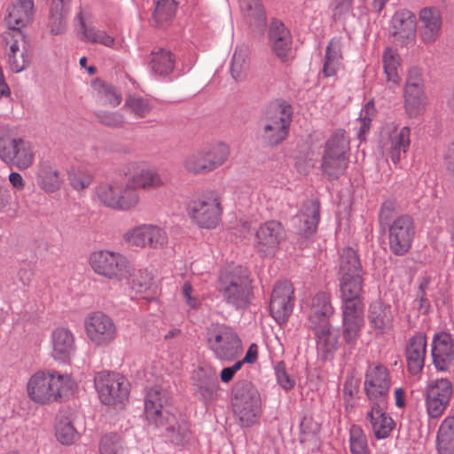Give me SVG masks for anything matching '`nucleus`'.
Returning a JSON list of instances; mask_svg holds the SVG:
<instances>
[{
  "mask_svg": "<svg viewBox=\"0 0 454 454\" xmlns=\"http://www.w3.org/2000/svg\"><path fill=\"white\" fill-rule=\"evenodd\" d=\"M298 219V229L301 234L309 236L314 233L319 222V203L315 200L306 202Z\"/></svg>",
  "mask_w": 454,
  "mask_h": 454,
  "instance_id": "nucleus-37",
  "label": "nucleus"
},
{
  "mask_svg": "<svg viewBox=\"0 0 454 454\" xmlns=\"http://www.w3.org/2000/svg\"><path fill=\"white\" fill-rule=\"evenodd\" d=\"M221 197L215 192H208L190 201L187 215L199 228L215 229L222 221Z\"/></svg>",
  "mask_w": 454,
  "mask_h": 454,
  "instance_id": "nucleus-8",
  "label": "nucleus"
},
{
  "mask_svg": "<svg viewBox=\"0 0 454 454\" xmlns=\"http://www.w3.org/2000/svg\"><path fill=\"white\" fill-rule=\"evenodd\" d=\"M276 375L278 384L286 390L291 389L294 386V380L286 372L284 365L278 364L276 367Z\"/></svg>",
  "mask_w": 454,
  "mask_h": 454,
  "instance_id": "nucleus-63",
  "label": "nucleus"
},
{
  "mask_svg": "<svg viewBox=\"0 0 454 454\" xmlns=\"http://www.w3.org/2000/svg\"><path fill=\"white\" fill-rule=\"evenodd\" d=\"M349 139L344 130H336L325 143L323 154L348 159Z\"/></svg>",
  "mask_w": 454,
  "mask_h": 454,
  "instance_id": "nucleus-42",
  "label": "nucleus"
},
{
  "mask_svg": "<svg viewBox=\"0 0 454 454\" xmlns=\"http://www.w3.org/2000/svg\"><path fill=\"white\" fill-rule=\"evenodd\" d=\"M168 393L159 386L151 387L145 400V413L150 425L162 430V434L176 445L184 444L189 439L186 425L179 424L168 411Z\"/></svg>",
  "mask_w": 454,
  "mask_h": 454,
  "instance_id": "nucleus-2",
  "label": "nucleus"
},
{
  "mask_svg": "<svg viewBox=\"0 0 454 454\" xmlns=\"http://www.w3.org/2000/svg\"><path fill=\"white\" fill-rule=\"evenodd\" d=\"M208 345L215 355L223 360H232L241 351L238 335L229 327L219 326L207 338Z\"/></svg>",
  "mask_w": 454,
  "mask_h": 454,
  "instance_id": "nucleus-14",
  "label": "nucleus"
},
{
  "mask_svg": "<svg viewBox=\"0 0 454 454\" xmlns=\"http://www.w3.org/2000/svg\"><path fill=\"white\" fill-rule=\"evenodd\" d=\"M348 441L351 454H371L366 434L359 426L350 427Z\"/></svg>",
  "mask_w": 454,
  "mask_h": 454,
  "instance_id": "nucleus-51",
  "label": "nucleus"
},
{
  "mask_svg": "<svg viewBox=\"0 0 454 454\" xmlns=\"http://www.w3.org/2000/svg\"><path fill=\"white\" fill-rule=\"evenodd\" d=\"M342 306H364L363 275L339 276Z\"/></svg>",
  "mask_w": 454,
  "mask_h": 454,
  "instance_id": "nucleus-28",
  "label": "nucleus"
},
{
  "mask_svg": "<svg viewBox=\"0 0 454 454\" xmlns=\"http://www.w3.org/2000/svg\"><path fill=\"white\" fill-rule=\"evenodd\" d=\"M198 394L206 401L212 400L215 397L218 390V382H202L201 384L196 385Z\"/></svg>",
  "mask_w": 454,
  "mask_h": 454,
  "instance_id": "nucleus-62",
  "label": "nucleus"
},
{
  "mask_svg": "<svg viewBox=\"0 0 454 454\" xmlns=\"http://www.w3.org/2000/svg\"><path fill=\"white\" fill-rule=\"evenodd\" d=\"M393 35L401 44H407L415 38L416 18L407 10H401L392 18Z\"/></svg>",
  "mask_w": 454,
  "mask_h": 454,
  "instance_id": "nucleus-27",
  "label": "nucleus"
},
{
  "mask_svg": "<svg viewBox=\"0 0 454 454\" xmlns=\"http://www.w3.org/2000/svg\"><path fill=\"white\" fill-rule=\"evenodd\" d=\"M0 160L23 170L32 166L35 154L31 143L6 127L0 128Z\"/></svg>",
  "mask_w": 454,
  "mask_h": 454,
  "instance_id": "nucleus-6",
  "label": "nucleus"
},
{
  "mask_svg": "<svg viewBox=\"0 0 454 454\" xmlns=\"http://www.w3.org/2000/svg\"><path fill=\"white\" fill-rule=\"evenodd\" d=\"M33 0H17L7 10L5 17L7 27L15 31H20L31 20L33 12Z\"/></svg>",
  "mask_w": 454,
  "mask_h": 454,
  "instance_id": "nucleus-29",
  "label": "nucleus"
},
{
  "mask_svg": "<svg viewBox=\"0 0 454 454\" xmlns=\"http://www.w3.org/2000/svg\"><path fill=\"white\" fill-rule=\"evenodd\" d=\"M382 61L387 81L395 85L399 84L398 67L400 66V56L398 52L392 48L386 49L382 56Z\"/></svg>",
  "mask_w": 454,
  "mask_h": 454,
  "instance_id": "nucleus-46",
  "label": "nucleus"
},
{
  "mask_svg": "<svg viewBox=\"0 0 454 454\" xmlns=\"http://www.w3.org/2000/svg\"><path fill=\"white\" fill-rule=\"evenodd\" d=\"M218 290L223 300L235 309H245L254 298L247 270L241 266H227L220 272Z\"/></svg>",
  "mask_w": 454,
  "mask_h": 454,
  "instance_id": "nucleus-3",
  "label": "nucleus"
},
{
  "mask_svg": "<svg viewBox=\"0 0 454 454\" xmlns=\"http://www.w3.org/2000/svg\"><path fill=\"white\" fill-rule=\"evenodd\" d=\"M100 454H128L121 437L114 433L104 434L99 442Z\"/></svg>",
  "mask_w": 454,
  "mask_h": 454,
  "instance_id": "nucleus-50",
  "label": "nucleus"
},
{
  "mask_svg": "<svg viewBox=\"0 0 454 454\" xmlns=\"http://www.w3.org/2000/svg\"><path fill=\"white\" fill-rule=\"evenodd\" d=\"M240 7L245 22L253 30L262 31L266 25V16L261 0H242Z\"/></svg>",
  "mask_w": 454,
  "mask_h": 454,
  "instance_id": "nucleus-35",
  "label": "nucleus"
},
{
  "mask_svg": "<svg viewBox=\"0 0 454 454\" xmlns=\"http://www.w3.org/2000/svg\"><path fill=\"white\" fill-rule=\"evenodd\" d=\"M87 12L80 8L74 17V20L78 24V36L81 41L88 43H98L105 47L111 48L115 51L124 49V42L118 41L114 36L109 35L106 31L97 28L96 27L87 23Z\"/></svg>",
  "mask_w": 454,
  "mask_h": 454,
  "instance_id": "nucleus-15",
  "label": "nucleus"
},
{
  "mask_svg": "<svg viewBox=\"0 0 454 454\" xmlns=\"http://www.w3.org/2000/svg\"><path fill=\"white\" fill-rule=\"evenodd\" d=\"M293 109L288 104L271 106L260 122V137L269 146L281 144L288 136Z\"/></svg>",
  "mask_w": 454,
  "mask_h": 454,
  "instance_id": "nucleus-5",
  "label": "nucleus"
},
{
  "mask_svg": "<svg viewBox=\"0 0 454 454\" xmlns=\"http://www.w3.org/2000/svg\"><path fill=\"white\" fill-rule=\"evenodd\" d=\"M333 314V308L330 302V295L325 292L316 294L310 303L309 315V327L326 324Z\"/></svg>",
  "mask_w": 454,
  "mask_h": 454,
  "instance_id": "nucleus-31",
  "label": "nucleus"
},
{
  "mask_svg": "<svg viewBox=\"0 0 454 454\" xmlns=\"http://www.w3.org/2000/svg\"><path fill=\"white\" fill-rule=\"evenodd\" d=\"M410 145V129L403 127L401 129H394L387 140H383V148L388 153L393 163L397 164L402 154H404Z\"/></svg>",
  "mask_w": 454,
  "mask_h": 454,
  "instance_id": "nucleus-32",
  "label": "nucleus"
},
{
  "mask_svg": "<svg viewBox=\"0 0 454 454\" xmlns=\"http://www.w3.org/2000/svg\"><path fill=\"white\" fill-rule=\"evenodd\" d=\"M140 203V195L137 189L129 181L126 184H121L117 211H129L138 207Z\"/></svg>",
  "mask_w": 454,
  "mask_h": 454,
  "instance_id": "nucleus-43",
  "label": "nucleus"
},
{
  "mask_svg": "<svg viewBox=\"0 0 454 454\" xmlns=\"http://www.w3.org/2000/svg\"><path fill=\"white\" fill-rule=\"evenodd\" d=\"M231 406L235 418L243 427H251L261 414V398L251 384L237 386L233 391Z\"/></svg>",
  "mask_w": 454,
  "mask_h": 454,
  "instance_id": "nucleus-9",
  "label": "nucleus"
},
{
  "mask_svg": "<svg viewBox=\"0 0 454 454\" xmlns=\"http://www.w3.org/2000/svg\"><path fill=\"white\" fill-rule=\"evenodd\" d=\"M87 338L97 347H106L117 338V326L113 318L102 311L89 313L84 318Z\"/></svg>",
  "mask_w": 454,
  "mask_h": 454,
  "instance_id": "nucleus-12",
  "label": "nucleus"
},
{
  "mask_svg": "<svg viewBox=\"0 0 454 454\" xmlns=\"http://www.w3.org/2000/svg\"><path fill=\"white\" fill-rule=\"evenodd\" d=\"M75 386L70 374L43 369L29 376L26 383V393L33 403L51 405L68 399L74 394Z\"/></svg>",
  "mask_w": 454,
  "mask_h": 454,
  "instance_id": "nucleus-1",
  "label": "nucleus"
},
{
  "mask_svg": "<svg viewBox=\"0 0 454 454\" xmlns=\"http://www.w3.org/2000/svg\"><path fill=\"white\" fill-rule=\"evenodd\" d=\"M449 402L442 401L441 399L437 400L435 398L429 399V410L427 409V415L432 418H438L442 416L443 411H445Z\"/></svg>",
  "mask_w": 454,
  "mask_h": 454,
  "instance_id": "nucleus-64",
  "label": "nucleus"
},
{
  "mask_svg": "<svg viewBox=\"0 0 454 454\" xmlns=\"http://www.w3.org/2000/svg\"><path fill=\"white\" fill-rule=\"evenodd\" d=\"M442 19L436 8L427 9V43H433L440 36Z\"/></svg>",
  "mask_w": 454,
  "mask_h": 454,
  "instance_id": "nucleus-54",
  "label": "nucleus"
},
{
  "mask_svg": "<svg viewBox=\"0 0 454 454\" xmlns=\"http://www.w3.org/2000/svg\"><path fill=\"white\" fill-rule=\"evenodd\" d=\"M249 54V50L246 46L235 48L231 61V74L237 82L243 81L247 76L250 67Z\"/></svg>",
  "mask_w": 454,
  "mask_h": 454,
  "instance_id": "nucleus-38",
  "label": "nucleus"
},
{
  "mask_svg": "<svg viewBox=\"0 0 454 454\" xmlns=\"http://www.w3.org/2000/svg\"><path fill=\"white\" fill-rule=\"evenodd\" d=\"M268 39L275 55L282 61H287L291 55L292 36L283 22L273 20L270 23Z\"/></svg>",
  "mask_w": 454,
  "mask_h": 454,
  "instance_id": "nucleus-22",
  "label": "nucleus"
},
{
  "mask_svg": "<svg viewBox=\"0 0 454 454\" xmlns=\"http://www.w3.org/2000/svg\"><path fill=\"white\" fill-rule=\"evenodd\" d=\"M294 289L288 281H282L276 284L273 288L270 311L272 317L278 323H286L293 312L294 302Z\"/></svg>",
  "mask_w": 454,
  "mask_h": 454,
  "instance_id": "nucleus-16",
  "label": "nucleus"
},
{
  "mask_svg": "<svg viewBox=\"0 0 454 454\" xmlns=\"http://www.w3.org/2000/svg\"><path fill=\"white\" fill-rule=\"evenodd\" d=\"M51 356L57 361L67 362L74 356L76 345L74 333L67 327L54 328L50 335Z\"/></svg>",
  "mask_w": 454,
  "mask_h": 454,
  "instance_id": "nucleus-21",
  "label": "nucleus"
},
{
  "mask_svg": "<svg viewBox=\"0 0 454 454\" xmlns=\"http://www.w3.org/2000/svg\"><path fill=\"white\" fill-rule=\"evenodd\" d=\"M317 336V348L325 352H331L337 348L338 337L331 331L330 322L310 327Z\"/></svg>",
  "mask_w": 454,
  "mask_h": 454,
  "instance_id": "nucleus-47",
  "label": "nucleus"
},
{
  "mask_svg": "<svg viewBox=\"0 0 454 454\" xmlns=\"http://www.w3.org/2000/svg\"><path fill=\"white\" fill-rule=\"evenodd\" d=\"M67 179L71 187L77 192L90 187L93 182V176L80 168H72L67 172Z\"/></svg>",
  "mask_w": 454,
  "mask_h": 454,
  "instance_id": "nucleus-53",
  "label": "nucleus"
},
{
  "mask_svg": "<svg viewBox=\"0 0 454 454\" xmlns=\"http://www.w3.org/2000/svg\"><path fill=\"white\" fill-rule=\"evenodd\" d=\"M348 163V158L323 154L321 160L323 174L329 179L338 178L345 172Z\"/></svg>",
  "mask_w": 454,
  "mask_h": 454,
  "instance_id": "nucleus-45",
  "label": "nucleus"
},
{
  "mask_svg": "<svg viewBox=\"0 0 454 454\" xmlns=\"http://www.w3.org/2000/svg\"><path fill=\"white\" fill-rule=\"evenodd\" d=\"M133 174L129 182L142 190L159 189L164 185L161 176L145 162L132 164Z\"/></svg>",
  "mask_w": 454,
  "mask_h": 454,
  "instance_id": "nucleus-25",
  "label": "nucleus"
},
{
  "mask_svg": "<svg viewBox=\"0 0 454 454\" xmlns=\"http://www.w3.org/2000/svg\"><path fill=\"white\" fill-rule=\"evenodd\" d=\"M404 106L410 116H417L425 99V83L422 68L411 67L407 71L403 90Z\"/></svg>",
  "mask_w": 454,
  "mask_h": 454,
  "instance_id": "nucleus-13",
  "label": "nucleus"
},
{
  "mask_svg": "<svg viewBox=\"0 0 454 454\" xmlns=\"http://www.w3.org/2000/svg\"><path fill=\"white\" fill-rule=\"evenodd\" d=\"M175 59L173 54L164 49H159L152 52L150 61L151 69L160 76L168 75L174 69Z\"/></svg>",
  "mask_w": 454,
  "mask_h": 454,
  "instance_id": "nucleus-44",
  "label": "nucleus"
},
{
  "mask_svg": "<svg viewBox=\"0 0 454 454\" xmlns=\"http://www.w3.org/2000/svg\"><path fill=\"white\" fill-rule=\"evenodd\" d=\"M94 384L98 398L105 405L120 406L128 400L129 382L119 373L100 372L95 376Z\"/></svg>",
  "mask_w": 454,
  "mask_h": 454,
  "instance_id": "nucleus-10",
  "label": "nucleus"
},
{
  "mask_svg": "<svg viewBox=\"0 0 454 454\" xmlns=\"http://www.w3.org/2000/svg\"><path fill=\"white\" fill-rule=\"evenodd\" d=\"M131 278V282H129L130 287L136 292V293H144L146 291L151 284H152V278L142 271H139L137 274L134 275V270L132 271V276L129 278Z\"/></svg>",
  "mask_w": 454,
  "mask_h": 454,
  "instance_id": "nucleus-58",
  "label": "nucleus"
},
{
  "mask_svg": "<svg viewBox=\"0 0 454 454\" xmlns=\"http://www.w3.org/2000/svg\"><path fill=\"white\" fill-rule=\"evenodd\" d=\"M124 108L134 117L143 118L150 113L153 105L147 98L137 95H130L125 100Z\"/></svg>",
  "mask_w": 454,
  "mask_h": 454,
  "instance_id": "nucleus-49",
  "label": "nucleus"
},
{
  "mask_svg": "<svg viewBox=\"0 0 454 454\" xmlns=\"http://www.w3.org/2000/svg\"><path fill=\"white\" fill-rule=\"evenodd\" d=\"M438 454H454V416L446 417L441 423L435 439Z\"/></svg>",
  "mask_w": 454,
  "mask_h": 454,
  "instance_id": "nucleus-36",
  "label": "nucleus"
},
{
  "mask_svg": "<svg viewBox=\"0 0 454 454\" xmlns=\"http://www.w3.org/2000/svg\"><path fill=\"white\" fill-rule=\"evenodd\" d=\"M88 264L96 275L114 282L129 281L132 276L133 266L130 261L116 251H92L88 256Z\"/></svg>",
  "mask_w": 454,
  "mask_h": 454,
  "instance_id": "nucleus-4",
  "label": "nucleus"
},
{
  "mask_svg": "<svg viewBox=\"0 0 454 454\" xmlns=\"http://www.w3.org/2000/svg\"><path fill=\"white\" fill-rule=\"evenodd\" d=\"M414 237V226L411 217H397L389 226L388 243L390 250L395 254H403L411 247Z\"/></svg>",
  "mask_w": 454,
  "mask_h": 454,
  "instance_id": "nucleus-19",
  "label": "nucleus"
},
{
  "mask_svg": "<svg viewBox=\"0 0 454 454\" xmlns=\"http://www.w3.org/2000/svg\"><path fill=\"white\" fill-rule=\"evenodd\" d=\"M389 387L390 379L386 367L380 364L370 366L365 374L364 390L372 404L386 403Z\"/></svg>",
  "mask_w": 454,
  "mask_h": 454,
  "instance_id": "nucleus-17",
  "label": "nucleus"
},
{
  "mask_svg": "<svg viewBox=\"0 0 454 454\" xmlns=\"http://www.w3.org/2000/svg\"><path fill=\"white\" fill-rule=\"evenodd\" d=\"M71 3L72 0H51L50 14L67 19L71 10Z\"/></svg>",
  "mask_w": 454,
  "mask_h": 454,
  "instance_id": "nucleus-61",
  "label": "nucleus"
},
{
  "mask_svg": "<svg viewBox=\"0 0 454 454\" xmlns=\"http://www.w3.org/2000/svg\"><path fill=\"white\" fill-rule=\"evenodd\" d=\"M368 320L377 334H383L392 326L391 307L380 301H373L368 309Z\"/></svg>",
  "mask_w": 454,
  "mask_h": 454,
  "instance_id": "nucleus-33",
  "label": "nucleus"
},
{
  "mask_svg": "<svg viewBox=\"0 0 454 454\" xmlns=\"http://www.w3.org/2000/svg\"><path fill=\"white\" fill-rule=\"evenodd\" d=\"M363 275V268L357 253L351 247L344 248L340 255L338 276Z\"/></svg>",
  "mask_w": 454,
  "mask_h": 454,
  "instance_id": "nucleus-39",
  "label": "nucleus"
},
{
  "mask_svg": "<svg viewBox=\"0 0 454 454\" xmlns=\"http://www.w3.org/2000/svg\"><path fill=\"white\" fill-rule=\"evenodd\" d=\"M229 156V145L223 142H217L189 153L184 158L183 166L189 174H207L223 165Z\"/></svg>",
  "mask_w": 454,
  "mask_h": 454,
  "instance_id": "nucleus-7",
  "label": "nucleus"
},
{
  "mask_svg": "<svg viewBox=\"0 0 454 454\" xmlns=\"http://www.w3.org/2000/svg\"><path fill=\"white\" fill-rule=\"evenodd\" d=\"M433 363L439 371H445L454 358V341L450 334L440 333L432 340Z\"/></svg>",
  "mask_w": 454,
  "mask_h": 454,
  "instance_id": "nucleus-23",
  "label": "nucleus"
},
{
  "mask_svg": "<svg viewBox=\"0 0 454 454\" xmlns=\"http://www.w3.org/2000/svg\"><path fill=\"white\" fill-rule=\"evenodd\" d=\"M343 338L353 344L360 336L364 325V306H341Z\"/></svg>",
  "mask_w": 454,
  "mask_h": 454,
  "instance_id": "nucleus-24",
  "label": "nucleus"
},
{
  "mask_svg": "<svg viewBox=\"0 0 454 454\" xmlns=\"http://www.w3.org/2000/svg\"><path fill=\"white\" fill-rule=\"evenodd\" d=\"M426 354V334L419 333L411 338L406 349L408 371L412 375L421 372Z\"/></svg>",
  "mask_w": 454,
  "mask_h": 454,
  "instance_id": "nucleus-30",
  "label": "nucleus"
},
{
  "mask_svg": "<svg viewBox=\"0 0 454 454\" xmlns=\"http://www.w3.org/2000/svg\"><path fill=\"white\" fill-rule=\"evenodd\" d=\"M37 184L47 193L59 191L63 184V177L59 169L48 161L39 164L37 172Z\"/></svg>",
  "mask_w": 454,
  "mask_h": 454,
  "instance_id": "nucleus-34",
  "label": "nucleus"
},
{
  "mask_svg": "<svg viewBox=\"0 0 454 454\" xmlns=\"http://www.w3.org/2000/svg\"><path fill=\"white\" fill-rule=\"evenodd\" d=\"M176 11L175 0H160L157 2L154 18L160 22H167L175 16Z\"/></svg>",
  "mask_w": 454,
  "mask_h": 454,
  "instance_id": "nucleus-57",
  "label": "nucleus"
},
{
  "mask_svg": "<svg viewBox=\"0 0 454 454\" xmlns=\"http://www.w3.org/2000/svg\"><path fill=\"white\" fill-rule=\"evenodd\" d=\"M6 43L9 45L6 51L8 67L14 73L25 70L31 60L30 46L25 35L21 31L12 32Z\"/></svg>",
  "mask_w": 454,
  "mask_h": 454,
  "instance_id": "nucleus-18",
  "label": "nucleus"
},
{
  "mask_svg": "<svg viewBox=\"0 0 454 454\" xmlns=\"http://www.w3.org/2000/svg\"><path fill=\"white\" fill-rule=\"evenodd\" d=\"M121 183L103 182L95 187V196L100 205L116 210Z\"/></svg>",
  "mask_w": 454,
  "mask_h": 454,
  "instance_id": "nucleus-41",
  "label": "nucleus"
},
{
  "mask_svg": "<svg viewBox=\"0 0 454 454\" xmlns=\"http://www.w3.org/2000/svg\"><path fill=\"white\" fill-rule=\"evenodd\" d=\"M122 239L129 247L153 250L163 249L168 242L166 231L153 223H140L128 229Z\"/></svg>",
  "mask_w": 454,
  "mask_h": 454,
  "instance_id": "nucleus-11",
  "label": "nucleus"
},
{
  "mask_svg": "<svg viewBox=\"0 0 454 454\" xmlns=\"http://www.w3.org/2000/svg\"><path fill=\"white\" fill-rule=\"evenodd\" d=\"M385 404L374 403L366 414V419L377 439L387 438L395 426L393 419L385 411Z\"/></svg>",
  "mask_w": 454,
  "mask_h": 454,
  "instance_id": "nucleus-26",
  "label": "nucleus"
},
{
  "mask_svg": "<svg viewBox=\"0 0 454 454\" xmlns=\"http://www.w3.org/2000/svg\"><path fill=\"white\" fill-rule=\"evenodd\" d=\"M55 435L57 440L65 445L74 443L79 434L67 418L59 417L55 425Z\"/></svg>",
  "mask_w": 454,
  "mask_h": 454,
  "instance_id": "nucleus-48",
  "label": "nucleus"
},
{
  "mask_svg": "<svg viewBox=\"0 0 454 454\" xmlns=\"http://www.w3.org/2000/svg\"><path fill=\"white\" fill-rule=\"evenodd\" d=\"M340 43L337 39H332L325 51L323 74L325 77L333 76L341 67L342 55Z\"/></svg>",
  "mask_w": 454,
  "mask_h": 454,
  "instance_id": "nucleus-40",
  "label": "nucleus"
},
{
  "mask_svg": "<svg viewBox=\"0 0 454 454\" xmlns=\"http://www.w3.org/2000/svg\"><path fill=\"white\" fill-rule=\"evenodd\" d=\"M192 380L195 385L217 380L215 371L210 366H200L193 372Z\"/></svg>",
  "mask_w": 454,
  "mask_h": 454,
  "instance_id": "nucleus-59",
  "label": "nucleus"
},
{
  "mask_svg": "<svg viewBox=\"0 0 454 454\" xmlns=\"http://www.w3.org/2000/svg\"><path fill=\"white\" fill-rule=\"evenodd\" d=\"M98 94L100 102L110 107H115L121 102V93L110 84L99 83Z\"/></svg>",
  "mask_w": 454,
  "mask_h": 454,
  "instance_id": "nucleus-55",
  "label": "nucleus"
},
{
  "mask_svg": "<svg viewBox=\"0 0 454 454\" xmlns=\"http://www.w3.org/2000/svg\"><path fill=\"white\" fill-rule=\"evenodd\" d=\"M180 292L183 301L190 309H196L201 305L202 297L190 281L182 285Z\"/></svg>",
  "mask_w": 454,
  "mask_h": 454,
  "instance_id": "nucleus-56",
  "label": "nucleus"
},
{
  "mask_svg": "<svg viewBox=\"0 0 454 454\" xmlns=\"http://www.w3.org/2000/svg\"><path fill=\"white\" fill-rule=\"evenodd\" d=\"M286 239V231L278 221H268L255 232L254 245L264 254H271Z\"/></svg>",
  "mask_w": 454,
  "mask_h": 454,
  "instance_id": "nucleus-20",
  "label": "nucleus"
},
{
  "mask_svg": "<svg viewBox=\"0 0 454 454\" xmlns=\"http://www.w3.org/2000/svg\"><path fill=\"white\" fill-rule=\"evenodd\" d=\"M451 393L452 388L449 380H437L427 387V409L429 410L430 398L450 402Z\"/></svg>",
  "mask_w": 454,
  "mask_h": 454,
  "instance_id": "nucleus-52",
  "label": "nucleus"
},
{
  "mask_svg": "<svg viewBox=\"0 0 454 454\" xmlns=\"http://www.w3.org/2000/svg\"><path fill=\"white\" fill-rule=\"evenodd\" d=\"M47 27L52 35H63L67 31V19L50 14Z\"/></svg>",
  "mask_w": 454,
  "mask_h": 454,
  "instance_id": "nucleus-60",
  "label": "nucleus"
}]
</instances>
